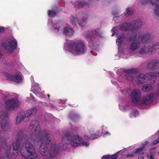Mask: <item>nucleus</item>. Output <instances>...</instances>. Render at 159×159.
<instances>
[{"label":"nucleus","instance_id":"nucleus-64","mask_svg":"<svg viewBox=\"0 0 159 159\" xmlns=\"http://www.w3.org/2000/svg\"><path fill=\"white\" fill-rule=\"evenodd\" d=\"M158 153L159 154V151L158 152Z\"/></svg>","mask_w":159,"mask_h":159},{"label":"nucleus","instance_id":"nucleus-9","mask_svg":"<svg viewBox=\"0 0 159 159\" xmlns=\"http://www.w3.org/2000/svg\"><path fill=\"white\" fill-rule=\"evenodd\" d=\"M147 68L150 70H156L159 68V61L154 59L148 61L147 63Z\"/></svg>","mask_w":159,"mask_h":159},{"label":"nucleus","instance_id":"nucleus-45","mask_svg":"<svg viewBox=\"0 0 159 159\" xmlns=\"http://www.w3.org/2000/svg\"><path fill=\"white\" fill-rule=\"evenodd\" d=\"M122 40L117 38L116 39V43L118 45H120L121 43Z\"/></svg>","mask_w":159,"mask_h":159},{"label":"nucleus","instance_id":"nucleus-15","mask_svg":"<svg viewBox=\"0 0 159 159\" xmlns=\"http://www.w3.org/2000/svg\"><path fill=\"white\" fill-rule=\"evenodd\" d=\"M49 146H50V156L51 157H54L58 153V149L57 148L55 143H54L53 145Z\"/></svg>","mask_w":159,"mask_h":159},{"label":"nucleus","instance_id":"nucleus-54","mask_svg":"<svg viewBox=\"0 0 159 159\" xmlns=\"http://www.w3.org/2000/svg\"><path fill=\"white\" fill-rule=\"evenodd\" d=\"M3 30V28L1 27H0V33L2 32Z\"/></svg>","mask_w":159,"mask_h":159},{"label":"nucleus","instance_id":"nucleus-35","mask_svg":"<svg viewBox=\"0 0 159 159\" xmlns=\"http://www.w3.org/2000/svg\"><path fill=\"white\" fill-rule=\"evenodd\" d=\"M99 134V131L97 132L96 133L92 134L90 138L92 139H94L98 137Z\"/></svg>","mask_w":159,"mask_h":159},{"label":"nucleus","instance_id":"nucleus-2","mask_svg":"<svg viewBox=\"0 0 159 159\" xmlns=\"http://www.w3.org/2000/svg\"><path fill=\"white\" fill-rule=\"evenodd\" d=\"M29 131L31 132L30 139L35 142H43L46 139V143L49 146L55 143L53 142L54 137L51 134H48L46 130L40 131V128L39 122L34 120L31 122L29 128Z\"/></svg>","mask_w":159,"mask_h":159},{"label":"nucleus","instance_id":"nucleus-40","mask_svg":"<svg viewBox=\"0 0 159 159\" xmlns=\"http://www.w3.org/2000/svg\"><path fill=\"white\" fill-rule=\"evenodd\" d=\"M57 26V24H55L54 25V30H55V32L56 33L58 32L59 31V30L60 26H58V27H56Z\"/></svg>","mask_w":159,"mask_h":159},{"label":"nucleus","instance_id":"nucleus-52","mask_svg":"<svg viewBox=\"0 0 159 159\" xmlns=\"http://www.w3.org/2000/svg\"><path fill=\"white\" fill-rule=\"evenodd\" d=\"M144 157L143 156L141 155V156H140L138 157V159H144Z\"/></svg>","mask_w":159,"mask_h":159},{"label":"nucleus","instance_id":"nucleus-49","mask_svg":"<svg viewBox=\"0 0 159 159\" xmlns=\"http://www.w3.org/2000/svg\"><path fill=\"white\" fill-rule=\"evenodd\" d=\"M81 143L82 144L83 146H88L89 144V143L88 142H83V143L82 142Z\"/></svg>","mask_w":159,"mask_h":159},{"label":"nucleus","instance_id":"nucleus-22","mask_svg":"<svg viewBox=\"0 0 159 159\" xmlns=\"http://www.w3.org/2000/svg\"><path fill=\"white\" fill-rule=\"evenodd\" d=\"M138 80L141 83H145L148 81L149 78L147 77L145 74H141L137 76Z\"/></svg>","mask_w":159,"mask_h":159},{"label":"nucleus","instance_id":"nucleus-62","mask_svg":"<svg viewBox=\"0 0 159 159\" xmlns=\"http://www.w3.org/2000/svg\"><path fill=\"white\" fill-rule=\"evenodd\" d=\"M11 146H10L9 147V148H10V149H11Z\"/></svg>","mask_w":159,"mask_h":159},{"label":"nucleus","instance_id":"nucleus-34","mask_svg":"<svg viewBox=\"0 0 159 159\" xmlns=\"http://www.w3.org/2000/svg\"><path fill=\"white\" fill-rule=\"evenodd\" d=\"M145 148V147L142 146L136 148L135 150V151L134 152L135 153H138L140 152L143 150Z\"/></svg>","mask_w":159,"mask_h":159},{"label":"nucleus","instance_id":"nucleus-24","mask_svg":"<svg viewBox=\"0 0 159 159\" xmlns=\"http://www.w3.org/2000/svg\"><path fill=\"white\" fill-rule=\"evenodd\" d=\"M131 25L130 23H125L122 24L120 29L121 30L123 31H131Z\"/></svg>","mask_w":159,"mask_h":159},{"label":"nucleus","instance_id":"nucleus-47","mask_svg":"<svg viewBox=\"0 0 159 159\" xmlns=\"http://www.w3.org/2000/svg\"><path fill=\"white\" fill-rule=\"evenodd\" d=\"M2 145L3 148H5V147H7V144L5 142L4 143H2Z\"/></svg>","mask_w":159,"mask_h":159},{"label":"nucleus","instance_id":"nucleus-25","mask_svg":"<svg viewBox=\"0 0 159 159\" xmlns=\"http://www.w3.org/2000/svg\"><path fill=\"white\" fill-rule=\"evenodd\" d=\"M124 72L127 74H135L139 73V70L138 68H132L129 69H125Z\"/></svg>","mask_w":159,"mask_h":159},{"label":"nucleus","instance_id":"nucleus-31","mask_svg":"<svg viewBox=\"0 0 159 159\" xmlns=\"http://www.w3.org/2000/svg\"><path fill=\"white\" fill-rule=\"evenodd\" d=\"M57 14L56 11L54 10H49L48 11V15L50 17H54L56 16Z\"/></svg>","mask_w":159,"mask_h":159},{"label":"nucleus","instance_id":"nucleus-37","mask_svg":"<svg viewBox=\"0 0 159 159\" xmlns=\"http://www.w3.org/2000/svg\"><path fill=\"white\" fill-rule=\"evenodd\" d=\"M118 153H116L110 156L109 159H117L118 157Z\"/></svg>","mask_w":159,"mask_h":159},{"label":"nucleus","instance_id":"nucleus-50","mask_svg":"<svg viewBox=\"0 0 159 159\" xmlns=\"http://www.w3.org/2000/svg\"><path fill=\"white\" fill-rule=\"evenodd\" d=\"M148 0H140V2L143 4H146Z\"/></svg>","mask_w":159,"mask_h":159},{"label":"nucleus","instance_id":"nucleus-17","mask_svg":"<svg viewBox=\"0 0 159 159\" xmlns=\"http://www.w3.org/2000/svg\"><path fill=\"white\" fill-rule=\"evenodd\" d=\"M8 76L10 80L16 83L20 82L22 81L21 76L19 74H16L15 75L9 74L8 75Z\"/></svg>","mask_w":159,"mask_h":159},{"label":"nucleus","instance_id":"nucleus-30","mask_svg":"<svg viewBox=\"0 0 159 159\" xmlns=\"http://www.w3.org/2000/svg\"><path fill=\"white\" fill-rule=\"evenodd\" d=\"M69 118L72 120H77L80 118V116L77 114L70 113L69 115Z\"/></svg>","mask_w":159,"mask_h":159},{"label":"nucleus","instance_id":"nucleus-59","mask_svg":"<svg viewBox=\"0 0 159 159\" xmlns=\"http://www.w3.org/2000/svg\"><path fill=\"white\" fill-rule=\"evenodd\" d=\"M155 149V148H151L150 150H153Z\"/></svg>","mask_w":159,"mask_h":159},{"label":"nucleus","instance_id":"nucleus-29","mask_svg":"<svg viewBox=\"0 0 159 159\" xmlns=\"http://www.w3.org/2000/svg\"><path fill=\"white\" fill-rule=\"evenodd\" d=\"M32 90L33 93L39 97V94L41 91V89L39 86H36L33 89H32Z\"/></svg>","mask_w":159,"mask_h":159},{"label":"nucleus","instance_id":"nucleus-61","mask_svg":"<svg viewBox=\"0 0 159 159\" xmlns=\"http://www.w3.org/2000/svg\"><path fill=\"white\" fill-rule=\"evenodd\" d=\"M47 96H48V98H49V97H50V95L49 94H48L47 95Z\"/></svg>","mask_w":159,"mask_h":159},{"label":"nucleus","instance_id":"nucleus-33","mask_svg":"<svg viewBox=\"0 0 159 159\" xmlns=\"http://www.w3.org/2000/svg\"><path fill=\"white\" fill-rule=\"evenodd\" d=\"M8 116V113L7 111H3L0 116V117L2 120L4 119H5Z\"/></svg>","mask_w":159,"mask_h":159},{"label":"nucleus","instance_id":"nucleus-58","mask_svg":"<svg viewBox=\"0 0 159 159\" xmlns=\"http://www.w3.org/2000/svg\"><path fill=\"white\" fill-rule=\"evenodd\" d=\"M3 46H4V47L5 49H7V46H4L3 45Z\"/></svg>","mask_w":159,"mask_h":159},{"label":"nucleus","instance_id":"nucleus-19","mask_svg":"<svg viewBox=\"0 0 159 159\" xmlns=\"http://www.w3.org/2000/svg\"><path fill=\"white\" fill-rule=\"evenodd\" d=\"M150 52V53L152 52V48H150L149 46L148 47L144 46L138 52V53L140 54H144Z\"/></svg>","mask_w":159,"mask_h":159},{"label":"nucleus","instance_id":"nucleus-41","mask_svg":"<svg viewBox=\"0 0 159 159\" xmlns=\"http://www.w3.org/2000/svg\"><path fill=\"white\" fill-rule=\"evenodd\" d=\"M126 77L129 80H133L134 78L133 76H130L129 75L127 74L126 75Z\"/></svg>","mask_w":159,"mask_h":159},{"label":"nucleus","instance_id":"nucleus-11","mask_svg":"<svg viewBox=\"0 0 159 159\" xmlns=\"http://www.w3.org/2000/svg\"><path fill=\"white\" fill-rule=\"evenodd\" d=\"M50 146L46 142H43L40 146L39 152L43 156H46L48 153V147Z\"/></svg>","mask_w":159,"mask_h":159},{"label":"nucleus","instance_id":"nucleus-28","mask_svg":"<svg viewBox=\"0 0 159 159\" xmlns=\"http://www.w3.org/2000/svg\"><path fill=\"white\" fill-rule=\"evenodd\" d=\"M152 89L151 85L147 84L143 85L142 87L143 90L145 92L150 91Z\"/></svg>","mask_w":159,"mask_h":159},{"label":"nucleus","instance_id":"nucleus-36","mask_svg":"<svg viewBox=\"0 0 159 159\" xmlns=\"http://www.w3.org/2000/svg\"><path fill=\"white\" fill-rule=\"evenodd\" d=\"M133 11L131 10L129 8H128L127 9L126 13L125 14L126 16H127V15H132L133 14Z\"/></svg>","mask_w":159,"mask_h":159},{"label":"nucleus","instance_id":"nucleus-8","mask_svg":"<svg viewBox=\"0 0 159 159\" xmlns=\"http://www.w3.org/2000/svg\"><path fill=\"white\" fill-rule=\"evenodd\" d=\"M130 95L133 102L135 103L139 101L141 97L140 91L137 89L132 91Z\"/></svg>","mask_w":159,"mask_h":159},{"label":"nucleus","instance_id":"nucleus-16","mask_svg":"<svg viewBox=\"0 0 159 159\" xmlns=\"http://www.w3.org/2000/svg\"><path fill=\"white\" fill-rule=\"evenodd\" d=\"M1 128L3 131H7L8 130L9 127V124L7 120L3 119L0 121Z\"/></svg>","mask_w":159,"mask_h":159},{"label":"nucleus","instance_id":"nucleus-60","mask_svg":"<svg viewBox=\"0 0 159 159\" xmlns=\"http://www.w3.org/2000/svg\"><path fill=\"white\" fill-rule=\"evenodd\" d=\"M157 91H158V93H159V84H158V89Z\"/></svg>","mask_w":159,"mask_h":159},{"label":"nucleus","instance_id":"nucleus-46","mask_svg":"<svg viewBox=\"0 0 159 159\" xmlns=\"http://www.w3.org/2000/svg\"><path fill=\"white\" fill-rule=\"evenodd\" d=\"M126 157L128 158L129 157L131 158H133L134 157V154L132 153H129L128 154H127L126 156Z\"/></svg>","mask_w":159,"mask_h":159},{"label":"nucleus","instance_id":"nucleus-32","mask_svg":"<svg viewBox=\"0 0 159 159\" xmlns=\"http://www.w3.org/2000/svg\"><path fill=\"white\" fill-rule=\"evenodd\" d=\"M149 47L150 48H152L153 52V50L158 49L159 48V42L155 43L152 45V46H149Z\"/></svg>","mask_w":159,"mask_h":159},{"label":"nucleus","instance_id":"nucleus-14","mask_svg":"<svg viewBox=\"0 0 159 159\" xmlns=\"http://www.w3.org/2000/svg\"><path fill=\"white\" fill-rule=\"evenodd\" d=\"M154 94H151L145 96L141 102L142 105H147L151 103L152 102V98Z\"/></svg>","mask_w":159,"mask_h":159},{"label":"nucleus","instance_id":"nucleus-21","mask_svg":"<svg viewBox=\"0 0 159 159\" xmlns=\"http://www.w3.org/2000/svg\"><path fill=\"white\" fill-rule=\"evenodd\" d=\"M138 80L141 83H145L148 81L149 78L147 77L145 74H141L137 76Z\"/></svg>","mask_w":159,"mask_h":159},{"label":"nucleus","instance_id":"nucleus-48","mask_svg":"<svg viewBox=\"0 0 159 159\" xmlns=\"http://www.w3.org/2000/svg\"><path fill=\"white\" fill-rule=\"evenodd\" d=\"M110 155H104L102 157V159H109Z\"/></svg>","mask_w":159,"mask_h":159},{"label":"nucleus","instance_id":"nucleus-1","mask_svg":"<svg viewBox=\"0 0 159 159\" xmlns=\"http://www.w3.org/2000/svg\"><path fill=\"white\" fill-rule=\"evenodd\" d=\"M29 141L27 135L24 134L23 131L20 130L17 134L16 142L13 143V149L14 151L19 150L21 143L24 141L20 149L22 155L25 159H36L37 155L35 148Z\"/></svg>","mask_w":159,"mask_h":159},{"label":"nucleus","instance_id":"nucleus-5","mask_svg":"<svg viewBox=\"0 0 159 159\" xmlns=\"http://www.w3.org/2000/svg\"><path fill=\"white\" fill-rule=\"evenodd\" d=\"M102 34V32L99 29H97L96 30L93 29L90 30L87 34L86 38L89 43L92 42L95 39V37L93 36V34L101 36Z\"/></svg>","mask_w":159,"mask_h":159},{"label":"nucleus","instance_id":"nucleus-6","mask_svg":"<svg viewBox=\"0 0 159 159\" xmlns=\"http://www.w3.org/2000/svg\"><path fill=\"white\" fill-rule=\"evenodd\" d=\"M88 18V14L86 13H83V17L81 20H79L77 18L72 16L70 20V22L73 25H75L76 22H77L79 25L83 27L86 24Z\"/></svg>","mask_w":159,"mask_h":159},{"label":"nucleus","instance_id":"nucleus-26","mask_svg":"<svg viewBox=\"0 0 159 159\" xmlns=\"http://www.w3.org/2000/svg\"><path fill=\"white\" fill-rule=\"evenodd\" d=\"M64 34L66 35L71 36L72 35L74 31L71 28L68 27H66L63 30Z\"/></svg>","mask_w":159,"mask_h":159},{"label":"nucleus","instance_id":"nucleus-10","mask_svg":"<svg viewBox=\"0 0 159 159\" xmlns=\"http://www.w3.org/2000/svg\"><path fill=\"white\" fill-rule=\"evenodd\" d=\"M131 32H133L138 30L139 29L142 25V22L140 20L138 19L130 22Z\"/></svg>","mask_w":159,"mask_h":159},{"label":"nucleus","instance_id":"nucleus-18","mask_svg":"<svg viewBox=\"0 0 159 159\" xmlns=\"http://www.w3.org/2000/svg\"><path fill=\"white\" fill-rule=\"evenodd\" d=\"M36 111V110L35 108L28 110L25 115V116L27 117L25 121V122L29 121V117L33 116L35 114Z\"/></svg>","mask_w":159,"mask_h":159},{"label":"nucleus","instance_id":"nucleus-38","mask_svg":"<svg viewBox=\"0 0 159 159\" xmlns=\"http://www.w3.org/2000/svg\"><path fill=\"white\" fill-rule=\"evenodd\" d=\"M155 14L158 16L159 17V7L157 5H156V8L155 10Z\"/></svg>","mask_w":159,"mask_h":159},{"label":"nucleus","instance_id":"nucleus-43","mask_svg":"<svg viewBox=\"0 0 159 159\" xmlns=\"http://www.w3.org/2000/svg\"><path fill=\"white\" fill-rule=\"evenodd\" d=\"M159 142V141L158 140H157V139L154 140L152 142L151 144V145H156Z\"/></svg>","mask_w":159,"mask_h":159},{"label":"nucleus","instance_id":"nucleus-55","mask_svg":"<svg viewBox=\"0 0 159 159\" xmlns=\"http://www.w3.org/2000/svg\"><path fill=\"white\" fill-rule=\"evenodd\" d=\"M109 135L110 134V133L108 132H106V133H105L104 135Z\"/></svg>","mask_w":159,"mask_h":159},{"label":"nucleus","instance_id":"nucleus-39","mask_svg":"<svg viewBox=\"0 0 159 159\" xmlns=\"http://www.w3.org/2000/svg\"><path fill=\"white\" fill-rule=\"evenodd\" d=\"M148 159H154V155H153L152 153L151 152L149 154L147 155Z\"/></svg>","mask_w":159,"mask_h":159},{"label":"nucleus","instance_id":"nucleus-57","mask_svg":"<svg viewBox=\"0 0 159 159\" xmlns=\"http://www.w3.org/2000/svg\"><path fill=\"white\" fill-rule=\"evenodd\" d=\"M63 147L64 148H66L67 147L66 145H64Z\"/></svg>","mask_w":159,"mask_h":159},{"label":"nucleus","instance_id":"nucleus-4","mask_svg":"<svg viewBox=\"0 0 159 159\" xmlns=\"http://www.w3.org/2000/svg\"><path fill=\"white\" fill-rule=\"evenodd\" d=\"M68 48L69 51L74 54L79 55L86 53V47L81 41H72L69 44Z\"/></svg>","mask_w":159,"mask_h":159},{"label":"nucleus","instance_id":"nucleus-56","mask_svg":"<svg viewBox=\"0 0 159 159\" xmlns=\"http://www.w3.org/2000/svg\"><path fill=\"white\" fill-rule=\"evenodd\" d=\"M2 54L0 52V58L2 57Z\"/></svg>","mask_w":159,"mask_h":159},{"label":"nucleus","instance_id":"nucleus-7","mask_svg":"<svg viewBox=\"0 0 159 159\" xmlns=\"http://www.w3.org/2000/svg\"><path fill=\"white\" fill-rule=\"evenodd\" d=\"M18 102L17 99L13 98L6 101L5 106L9 110H14L18 106Z\"/></svg>","mask_w":159,"mask_h":159},{"label":"nucleus","instance_id":"nucleus-44","mask_svg":"<svg viewBox=\"0 0 159 159\" xmlns=\"http://www.w3.org/2000/svg\"><path fill=\"white\" fill-rule=\"evenodd\" d=\"M139 113V112L138 111L136 110L134 111L131 114L132 115H133L134 117H135Z\"/></svg>","mask_w":159,"mask_h":159},{"label":"nucleus","instance_id":"nucleus-63","mask_svg":"<svg viewBox=\"0 0 159 159\" xmlns=\"http://www.w3.org/2000/svg\"><path fill=\"white\" fill-rule=\"evenodd\" d=\"M157 75H158V74L159 75V71L158 72V73H157Z\"/></svg>","mask_w":159,"mask_h":159},{"label":"nucleus","instance_id":"nucleus-42","mask_svg":"<svg viewBox=\"0 0 159 159\" xmlns=\"http://www.w3.org/2000/svg\"><path fill=\"white\" fill-rule=\"evenodd\" d=\"M124 34L123 33L118 36L117 38L122 41L124 38Z\"/></svg>","mask_w":159,"mask_h":159},{"label":"nucleus","instance_id":"nucleus-23","mask_svg":"<svg viewBox=\"0 0 159 159\" xmlns=\"http://www.w3.org/2000/svg\"><path fill=\"white\" fill-rule=\"evenodd\" d=\"M8 47L12 49H15L17 46V42L15 39H12L7 42Z\"/></svg>","mask_w":159,"mask_h":159},{"label":"nucleus","instance_id":"nucleus-13","mask_svg":"<svg viewBox=\"0 0 159 159\" xmlns=\"http://www.w3.org/2000/svg\"><path fill=\"white\" fill-rule=\"evenodd\" d=\"M72 136L73 135L70 133L66 132L65 133L64 135L62 137V141L66 144L70 143Z\"/></svg>","mask_w":159,"mask_h":159},{"label":"nucleus","instance_id":"nucleus-20","mask_svg":"<svg viewBox=\"0 0 159 159\" xmlns=\"http://www.w3.org/2000/svg\"><path fill=\"white\" fill-rule=\"evenodd\" d=\"M147 74L150 78V83L152 84H153L156 81V78L157 76V73L156 72H148Z\"/></svg>","mask_w":159,"mask_h":159},{"label":"nucleus","instance_id":"nucleus-51","mask_svg":"<svg viewBox=\"0 0 159 159\" xmlns=\"http://www.w3.org/2000/svg\"><path fill=\"white\" fill-rule=\"evenodd\" d=\"M148 143V141H146L142 143V145L143 146L145 147V146Z\"/></svg>","mask_w":159,"mask_h":159},{"label":"nucleus","instance_id":"nucleus-3","mask_svg":"<svg viewBox=\"0 0 159 159\" xmlns=\"http://www.w3.org/2000/svg\"><path fill=\"white\" fill-rule=\"evenodd\" d=\"M151 37L149 34H141L139 36L137 35L130 37L129 40L132 42L130 45L129 48L131 51H135L138 49L140 44L147 42Z\"/></svg>","mask_w":159,"mask_h":159},{"label":"nucleus","instance_id":"nucleus-12","mask_svg":"<svg viewBox=\"0 0 159 159\" xmlns=\"http://www.w3.org/2000/svg\"><path fill=\"white\" fill-rule=\"evenodd\" d=\"M83 139L77 135L73 136L71 141V145L74 147H77L83 142Z\"/></svg>","mask_w":159,"mask_h":159},{"label":"nucleus","instance_id":"nucleus-27","mask_svg":"<svg viewBox=\"0 0 159 159\" xmlns=\"http://www.w3.org/2000/svg\"><path fill=\"white\" fill-rule=\"evenodd\" d=\"M27 117L25 116V115L19 114L18 115L16 119V123L17 124H19L23 120H26Z\"/></svg>","mask_w":159,"mask_h":159},{"label":"nucleus","instance_id":"nucleus-53","mask_svg":"<svg viewBox=\"0 0 159 159\" xmlns=\"http://www.w3.org/2000/svg\"><path fill=\"white\" fill-rule=\"evenodd\" d=\"M6 156L7 157H8L9 156V153L7 152L6 153Z\"/></svg>","mask_w":159,"mask_h":159}]
</instances>
